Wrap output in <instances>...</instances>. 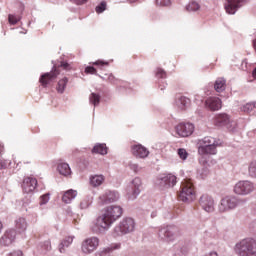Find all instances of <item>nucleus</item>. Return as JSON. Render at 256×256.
<instances>
[{
	"label": "nucleus",
	"mask_w": 256,
	"mask_h": 256,
	"mask_svg": "<svg viewBox=\"0 0 256 256\" xmlns=\"http://www.w3.org/2000/svg\"><path fill=\"white\" fill-rule=\"evenodd\" d=\"M129 167L132 171H134L135 173H137L139 171V165L138 164H135L133 162H130L129 163Z\"/></svg>",
	"instance_id": "nucleus-50"
},
{
	"label": "nucleus",
	"mask_w": 256,
	"mask_h": 256,
	"mask_svg": "<svg viewBox=\"0 0 256 256\" xmlns=\"http://www.w3.org/2000/svg\"><path fill=\"white\" fill-rule=\"evenodd\" d=\"M158 7H171V0H156Z\"/></svg>",
	"instance_id": "nucleus-42"
},
{
	"label": "nucleus",
	"mask_w": 256,
	"mask_h": 256,
	"mask_svg": "<svg viewBox=\"0 0 256 256\" xmlns=\"http://www.w3.org/2000/svg\"><path fill=\"white\" fill-rule=\"evenodd\" d=\"M117 249H121V243H114L110 246L103 248V250L97 254V256H111L113 251H117Z\"/></svg>",
	"instance_id": "nucleus-23"
},
{
	"label": "nucleus",
	"mask_w": 256,
	"mask_h": 256,
	"mask_svg": "<svg viewBox=\"0 0 256 256\" xmlns=\"http://www.w3.org/2000/svg\"><path fill=\"white\" fill-rule=\"evenodd\" d=\"M3 231V222L0 221V233Z\"/></svg>",
	"instance_id": "nucleus-57"
},
{
	"label": "nucleus",
	"mask_w": 256,
	"mask_h": 256,
	"mask_svg": "<svg viewBox=\"0 0 256 256\" xmlns=\"http://www.w3.org/2000/svg\"><path fill=\"white\" fill-rule=\"evenodd\" d=\"M214 123L217 127H226L231 133L237 131V123L231 121L229 115L222 113L215 116Z\"/></svg>",
	"instance_id": "nucleus-9"
},
{
	"label": "nucleus",
	"mask_w": 256,
	"mask_h": 256,
	"mask_svg": "<svg viewBox=\"0 0 256 256\" xmlns=\"http://www.w3.org/2000/svg\"><path fill=\"white\" fill-rule=\"evenodd\" d=\"M132 155L139 159H145L146 157H149V150L141 144H136L132 146Z\"/></svg>",
	"instance_id": "nucleus-18"
},
{
	"label": "nucleus",
	"mask_w": 256,
	"mask_h": 256,
	"mask_svg": "<svg viewBox=\"0 0 256 256\" xmlns=\"http://www.w3.org/2000/svg\"><path fill=\"white\" fill-rule=\"evenodd\" d=\"M38 249L42 254L49 253V251H51V240L40 243Z\"/></svg>",
	"instance_id": "nucleus-34"
},
{
	"label": "nucleus",
	"mask_w": 256,
	"mask_h": 256,
	"mask_svg": "<svg viewBox=\"0 0 256 256\" xmlns=\"http://www.w3.org/2000/svg\"><path fill=\"white\" fill-rule=\"evenodd\" d=\"M22 189L24 193H33L34 189H37V179L33 177H27L23 180Z\"/></svg>",
	"instance_id": "nucleus-19"
},
{
	"label": "nucleus",
	"mask_w": 256,
	"mask_h": 256,
	"mask_svg": "<svg viewBox=\"0 0 256 256\" xmlns=\"http://www.w3.org/2000/svg\"><path fill=\"white\" fill-rule=\"evenodd\" d=\"M21 18H17V16L10 14L8 15V21L10 25H17V23H19V20Z\"/></svg>",
	"instance_id": "nucleus-45"
},
{
	"label": "nucleus",
	"mask_w": 256,
	"mask_h": 256,
	"mask_svg": "<svg viewBox=\"0 0 256 256\" xmlns=\"http://www.w3.org/2000/svg\"><path fill=\"white\" fill-rule=\"evenodd\" d=\"M85 73L90 74V75H97L99 77V75L97 74V69H95V67H93V66H87L85 68Z\"/></svg>",
	"instance_id": "nucleus-47"
},
{
	"label": "nucleus",
	"mask_w": 256,
	"mask_h": 256,
	"mask_svg": "<svg viewBox=\"0 0 256 256\" xmlns=\"http://www.w3.org/2000/svg\"><path fill=\"white\" fill-rule=\"evenodd\" d=\"M188 252H189V250L187 249V247L183 246L176 250L174 256H187Z\"/></svg>",
	"instance_id": "nucleus-41"
},
{
	"label": "nucleus",
	"mask_w": 256,
	"mask_h": 256,
	"mask_svg": "<svg viewBox=\"0 0 256 256\" xmlns=\"http://www.w3.org/2000/svg\"><path fill=\"white\" fill-rule=\"evenodd\" d=\"M214 89L216 93H223L227 89V80L225 78H217L214 83Z\"/></svg>",
	"instance_id": "nucleus-24"
},
{
	"label": "nucleus",
	"mask_w": 256,
	"mask_h": 256,
	"mask_svg": "<svg viewBox=\"0 0 256 256\" xmlns=\"http://www.w3.org/2000/svg\"><path fill=\"white\" fill-rule=\"evenodd\" d=\"M199 205L206 213L215 211V200L209 194H203L199 198Z\"/></svg>",
	"instance_id": "nucleus-13"
},
{
	"label": "nucleus",
	"mask_w": 256,
	"mask_h": 256,
	"mask_svg": "<svg viewBox=\"0 0 256 256\" xmlns=\"http://www.w3.org/2000/svg\"><path fill=\"white\" fill-rule=\"evenodd\" d=\"M156 77L158 79H166L167 78V72H165V70L158 68L156 70Z\"/></svg>",
	"instance_id": "nucleus-43"
},
{
	"label": "nucleus",
	"mask_w": 256,
	"mask_h": 256,
	"mask_svg": "<svg viewBox=\"0 0 256 256\" xmlns=\"http://www.w3.org/2000/svg\"><path fill=\"white\" fill-rule=\"evenodd\" d=\"M159 239L161 241H166V243H171V241H175L177 236H179V228L177 226H164L159 229L158 232Z\"/></svg>",
	"instance_id": "nucleus-8"
},
{
	"label": "nucleus",
	"mask_w": 256,
	"mask_h": 256,
	"mask_svg": "<svg viewBox=\"0 0 256 256\" xmlns=\"http://www.w3.org/2000/svg\"><path fill=\"white\" fill-rule=\"evenodd\" d=\"M155 186L160 189V191H167L177 185V176L173 174H161L155 180Z\"/></svg>",
	"instance_id": "nucleus-6"
},
{
	"label": "nucleus",
	"mask_w": 256,
	"mask_h": 256,
	"mask_svg": "<svg viewBox=\"0 0 256 256\" xmlns=\"http://www.w3.org/2000/svg\"><path fill=\"white\" fill-rule=\"evenodd\" d=\"M253 213H254V215H256V205H255V207L253 208Z\"/></svg>",
	"instance_id": "nucleus-58"
},
{
	"label": "nucleus",
	"mask_w": 256,
	"mask_h": 256,
	"mask_svg": "<svg viewBox=\"0 0 256 256\" xmlns=\"http://www.w3.org/2000/svg\"><path fill=\"white\" fill-rule=\"evenodd\" d=\"M57 170L60 175H63L64 177H69V175H71V167H69V164L67 163L58 164Z\"/></svg>",
	"instance_id": "nucleus-29"
},
{
	"label": "nucleus",
	"mask_w": 256,
	"mask_h": 256,
	"mask_svg": "<svg viewBox=\"0 0 256 256\" xmlns=\"http://www.w3.org/2000/svg\"><path fill=\"white\" fill-rule=\"evenodd\" d=\"M93 65H101V67H103V65H109V62L103 61V60H98V61L93 62Z\"/></svg>",
	"instance_id": "nucleus-51"
},
{
	"label": "nucleus",
	"mask_w": 256,
	"mask_h": 256,
	"mask_svg": "<svg viewBox=\"0 0 256 256\" xmlns=\"http://www.w3.org/2000/svg\"><path fill=\"white\" fill-rule=\"evenodd\" d=\"M141 193V178H134L126 188V195L129 201H135Z\"/></svg>",
	"instance_id": "nucleus-11"
},
{
	"label": "nucleus",
	"mask_w": 256,
	"mask_h": 256,
	"mask_svg": "<svg viewBox=\"0 0 256 256\" xmlns=\"http://www.w3.org/2000/svg\"><path fill=\"white\" fill-rule=\"evenodd\" d=\"M75 197H77V191L70 189L64 193L62 196V201L63 203L69 204L71 201H73V199H75Z\"/></svg>",
	"instance_id": "nucleus-28"
},
{
	"label": "nucleus",
	"mask_w": 256,
	"mask_h": 256,
	"mask_svg": "<svg viewBox=\"0 0 256 256\" xmlns=\"http://www.w3.org/2000/svg\"><path fill=\"white\" fill-rule=\"evenodd\" d=\"M93 204V196L88 195L80 202V209H89Z\"/></svg>",
	"instance_id": "nucleus-32"
},
{
	"label": "nucleus",
	"mask_w": 256,
	"mask_h": 256,
	"mask_svg": "<svg viewBox=\"0 0 256 256\" xmlns=\"http://www.w3.org/2000/svg\"><path fill=\"white\" fill-rule=\"evenodd\" d=\"M234 252L237 256H256V240L245 238L234 246Z\"/></svg>",
	"instance_id": "nucleus-3"
},
{
	"label": "nucleus",
	"mask_w": 256,
	"mask_h": 256,
	"mask_svg": "<svg viewBox=\"0 0 256 256\" xmlns=\"http://www.w3.org/2000/svg\"><path fill=\"white\" fill-rule=\"evenodd\" d=\"M127 3L133 4V3H137V0H126Z\"/></svg>",
	"instance_id": "nucleus-55"
},
{
	"label": "nucleus",
	"mask_w": 256,
	"mask_h": 256,
	"mask_svg": "<svg viewBox=\"0 0 256 256\" xmlns=\"http://www.w3.org/2000/svg\"><path fill=\"white\" fill-rule=\"evenodd\" d=\"M104 181L105 176H103V174L90 176V185L92 187H100V185H103Z\"/></svg>",
	"instance_id": "nucleus-26"
},
{
	"label": "nucleus",
	"mask_w": 256,
	"mask_h": 256,
	"mask_svg": "<svg viewBox=\"0 0 256 256\" xmlns=\"http://www.w3.org/2000/svg\"><path fill=\"white\" fill-rule=\"evenodd\" d=\"M179 200L184 203H191L195 200V190L193 189V183L189 180L182 182L181 191L178 195Z\"/></svg>",
	"instance_id": "nucleus-7"
},
{
	"label": "nucleus",
	"mask_w": 256,
	"mask_h": 256,
	"mask_svg": "<svg viewBox=\"0 0 256 256\" xmlns=\"http://www.w3.org/2000/svg\"><path fill=\"white\" fill-rule=\"evenodd\" d=\"M92 153H96L98 155H107V145L96 144L92 149Z\"/></svg>",
	"instance_id": "nucleus-30"
},
{
	"label": "nucleus",
	"mask_w": 256,
	"mask_h": 256,
	"mask_svg": "<svg viewBox=\"0 0 256 256\" xmlns=\"http://www.w3.org/2000/svg\"><path fill=\"white\" fill-rule=\"evenodd\" d=\"M247 3V0H226L224 9L228 15H235L237 10L241 9Z\"/></svg>",
	"instance_id": "nucleus-14"
},
{
	"label": "nucleus",
	"mask_w": 256,
	"mask_h": 256,
	"mask_svg": "<svg viewBox=\"0 0 256 256\" xmlns=\"http://www.w3.org/2000/svg\"><path fill=\"white\" fill-rule=\"evenodd\" d=\"M240 109H241V111H243V113H251V111H253V109H256V102L246 103Z\"/></svg>",
	"instance_id": "nucleus-37"
},
{
	"label": "nucleus",
	"mask_w": 256,
	"mask_h": 256,
	"mask_svg": "<svg viewBox=\"0 0 256 256\" xmlns=\"http://www.w3.org/2000/svg\"><path fill=\"white\" fill-rule=\"evenodd\" d=\"M205 103L206 107L210 109V111H219V109L223 107V102L219 99V97H209Z\"/></svg>",
	"instance_id": "nucleus-21"
},
{
	"label": "nucleus",
	"mask_w": 256,
	"mask_h": 256,
	"mask_svg": "<svg viewBox=\"0 0 256 256\" xmlns=\"http://www.w3.org/2000/svg\"><path fill=\"white\" fill-rule=\"evenodd\" d=\"M49 199H50V194L49 193L42 195L40 197V205L41 206L47 205V203H49Z\"/></svg>",
	"instance_id": "nucleus-46"
},
{
	"label": "nucleus",
	"mask_w": 256,
	"mask_h": 256,
	"mask_svg": "<svg viewBox=\"0 0 256 256\" xmlns=\"http://www.w3.org/2000/svg\"><path fill=\"white\" fill-rule=\"evenodd\" d=\"M89 103L90 105H93L94 107H97L99 103H101V95L92 92L89 96Z\"/></svg>",
	"instance_id": "nucleus-31"
},
{
	"label": "nucleus",
	"mask_w": 256,
	"mask_h": 256,
	"mask_svg": "<svg viewBox=\"0 0 256 256\" xmlns=\"http://www.w3.org/2000/svg\"><path fill=\"white\" fill-rule=\"evenodd\" d=\"M72 5H85L89 0H69Z\"/></svg>",
	"instance_id": "nucleus-48"
},
{
	"label": "nucleus",
	"mask_w": 256,
	"mask_h": 256,
	"mask_svg": "<svg viewBox=\"0 0 256 256\" xmlns=\"http://www.w3.org/2000/svg\"><path fill=\"white\" fill-rule=\"evenodd\" d=\"M119 192L115 190H107L103 195L99 197L102 205H107V203H115V201H119Z\"/></svg>",
	"instance_id": "nucleus-16"
},
{
	"label": "nucleus",
	"mask_w": 256,
	"mask_h": 256,
	"mask_svg": "<svg viewBox=\"0 0 256 256\" xmlns=\"http://www.w3.org/2000/svg\"><path fill=\"white\" fill-rule=\"evenodd\" d=\"M195 126L192 123H180L175 127V132L179 137H189L193 135Z\"/></svg>",
	"instance_id": "nucleus-15"
},
{
	"label": "nucleus",
	"mask_w": 256,
	"mask_h": 256,
	"mask_svg": "<svg viewBox=\"0 0 256 256\" xmlns=\"http://www.w3.org/2000/svg\"><path fill=\"white\" fill-rule=\"evenodd\" d=\"M58 67H62V69H64L65 71H69V69H71V65H69V63L67 62H60Z\"/></svg>",
	"instance_id": "nucleus-49"
},
{
	"label": "nucleus",
	"mask_w": 256,
	"mask_h": 256,
	"mask_svg": "<svg viewBox=\"0 0 256 256\" xmlns=\"http://www.w3.org/2000/svg\"><path fill=\"white\" fill-rule=\"evenodd\" d=\"M175 105L178 109L184 110L191 105V100L185 96L178 95L175 100Z\"/></svg>",
	"instance_id": "nucleus-22"
},
{
	"label": "nucleus",
	"mask_w": 256,
	"mask_h": 256,
	"mask_svg": "<svg viewBox=\"0 0 256 256\" xmlns=\"http://www.w3.org/2000/svg\"><path fill=\"white\" fill-rule=\"evenodd\" d=\"M177 153L182 161H187V157H189V153L185 148H179Z\"/></svg>",
	"instance_id": "nucleus-39"
},
{
	"label": "nucleus",
	"mask_w": 256,
	"mask_h": 256,
	"mask_svg": "<svg viewBox=\"0 0 256 256\" xmlns=\"http://www.w3.org/2000/svg\"><path fill=\"white\" fill-rule=\"evenodd\" d=\"M72 243H73V236H68L65 239H63L58 246L59 252L65 253L67 251V248L70 247Z\"/></svg>",
	"instance_id": "nucleus-25"
},
{
	"label": "nucleus",
	"mask_w": 256,
	"mask_h": 256,
	"mask_svg": "<svg viewBox=\"0 0 256 256\" xmlns=\"http://www.w3.org/2000/svg\"><path fill=\"white\" fill-rule=\"evenodd\" d=\"M133 231H135V220L131 217H126L120 221L119 225L114 227V236L123 237V235H128Z\"/></svg>",
	"instance_id": "nucleus-5"
},
{
	"label": "nucleus",
	"mask_w": 256,
	"mask_h": 256,
	"mask_svg": "<svg viewBox=\"0 0 256 256\" xmlns=\"http://www.w3.org/2000/svg\"><path fill=\"white\" fill-rule=\"evenodd\" d=\"M15 227L18 233H23L27 231V220L25 218L20 217L15 220Z\"/></svg>",
	"instance_id": "nucleus-27"
},
{
	"label": "nucleus",
	"mask_w": 256,
	"mask_h": 256,
	"mask_svg": "<svg viewBox=\"0 0 256 256\" xmlns=\"http://www.w3.org/2000/svg\"><path fill=\"white\" fill-rule=\"evenodd\" d=\"M165 87H167V83L166 82H162V84H159V89L161 91H164L165 90Z\"/></svg>",
	"instance_id": "nucleus-53"
},
{
	"label": "nucleus",
	"mask_w": 256,
	"mask_h": 256,
	"mask_svg": "<svg viewBox=\"0 0 256 256\" xmlns=\"http://www.w3.org/2000/svg\"><path fill=\"white\" fill-rule=\"evenodd\" d=\"M3 153V144L0 143V155Z\"/></svg>",
	"instance_id": "nucleus-56"
},
{
	"label": "nucleus",
	"mask_w": 256,
	"mask_h": 256,
	"mask_svg": "<svg viewBox=\"0 0 256 256\" xmlns=\"http://www.w3.org/2000/svg\"><path fill=\"white\" fill-rule=\"evenodd\" d=\"M53 69L54 70H52L51 72H47L40 77V83L41 85H43V87H47V85H49V83H51L53 79H57V76L59 75V70H57L56 65H54Z\"/></svg>",
	"instance_id": "nucleus-17"
},
{
	"label": "nucleus",
	"mask_w": 256,
	"mask_h": 256,
	"mask_svg": "<svg viewBox=\"0 0 256 256\" xmlns=\"http://www.w3.org/2000/svg\"><path fill=\"white\" fill-rule=\"evenodd\" d=\"M107 9V2L102 1L98 6H96V13H103Z\"/></svg>",
	"instance_id": "nucleus-44"
},
{
	"label": "nucleus",
	"mask_w": 256,
	"mask_h": 256,
	"mask_svg": "<svg viewBox=\"0 0 256 256\" xmlns=\"http://www.w3.org/2000/svg\"><path fill=\"white\" fill-rule=\"evenodd\" d=\"M15 237H17V232L15 230H7L1 237L0 243L1 245H4V247H9V245L15 241Z\"/></svg>",
	"instance_id": "nucleus-20"
},
{
	"label": "nucleus",
	"mask_w": 256,
	"mask_h": 256,
	"mask_svg": "<svg viewBox=\"0 0 256 256\" xmlns=\"http://www.w3.org/2000/svg\"><path fill=\"white\" fill-rule=\"evenodd\" d=\"M247 203V198H239L237 196H226L221 199L218 209L220 213H227L237 209L240 205H245Z\"/></svg>",
	"instance_id": "nucleus-4"
},
{
	"label": "nucleus",
	"mask_w": 256,
	"mask_h": 256,
	"mask_svg": "<svg viewBox=\"0 0 256 256\" xmlns=\"http://www.w3.org/2000/svg\"><path fill=\"white\" fill-rule=\"evenodd\" d=\"M100 79L103 81H108V83H111V85H119L121 83V80L116 78L113 74H109L107 77L99 75Z\"/></svg>",
	"instance_id": "nucleus-33"
},
{
	"label": "nucleus",
	"mask_w": 256,
	"mask_h": 256,
	"mask_svg": "<svg viewBox=\"0 0 256 256\" xmlns=\"http://www.w3.org/2000/svg\"><path fill=\"white\" fill-rule=\"evenodd\" d=\"M122 215L123 208L121 206H108L104 213L96 219V223L91 226V231L96 235H101V233L109 231L111 225Z\"/></svg>",
	"instance_id": "nucleus-1"
},
{
	"label": "nucleus",
	"mask_w": 256,
	"mask_h": 256,
	"mask_svg": "<svg viewBox=\"0 0 256 256\" xmlns=\"http://www.w3.org/2000/svg\"><path fill=\"white\" fill-rule=\"evenodd\" d=\"M198 155L202 157L205 155H217V148L221 145V140L206 136L204 138L198 139Z\"/></svg>",
	"instance_id": "nucleus-2"
},
{
	"label": "nucleus",
	"mask_w": 256,
	"mask_h": 256,
	"mask_svg": "<svg viewBox=\"0 0 256 256\" xmlns=\"http://www.w3.org/2000/svg\"><path fill=\"white\" fill-rule=\"evenodd\" d=\"M0 169H7V163L0 161Z\"/></svg>",
	"instance_id": "nucleus-54"
},
{
	"label": "nucleus",
	"mask_w": 256,
	"mask_h": 256,
	"mask_svg": "<svg viewBox=\"0 0 256 256\" xmlns=\"http://www.w3.org/2000/svg\"><path fill=\"white\" fill-rule=\"evenodd\" d=\"M235 195H251L255 191V184L249 180H240L234 185Z\"/></svg>",
	"instance_id": "nucleus-10"
},
{
	"label": "nucleus",
	"mask_w": 256,
	"mask_h": 256,
	"mask_svg": "<svg viewBox=\"0 0 256 256\" xmlns=\"http://www.w3.org/2000/svg\"><path fill=\"white\" fill-rule=\"evenodd\" d=\"M208 175H209V168L205 166L199 169L197 172V177H199L200 179H205Z\"/></svg>",
	"instance_id": "nucleus-38"
},
{
	"label": "nucleus",
	"mask_w": 256,
	"mask_h": 256,
	"mask_svg": "<svg viewBox=\"0 0 256 256\" xmlns=\"http://www.w3.org/2000/svg\"><path fill=\"white\" fill-rule=\"evenodd\" d=\"M199 9H201V5H199L197 1H190L188 5H186V11L189 12L199 11Z\"/></svg>",
	"instance_id": "nucleus-36"
},
{
	"label": "nucleus",
	"mask_w": 256,
	"mask_h": 256,
	"mask_svg": "<svg viewBox=\"0 0 256 256\" xmlns=\"http://www.w3.org/2000/svg\"><path fill=\"white\" fill-rule=\"evenodd\" d=\"M9 256H23V252L21 250H17V251L11 252Z\"/></svg>",
	"instance_id": "nucleus-52"
},
{
	"label": "nucleus",
	"mask_w": 256,
	"mask_h": 256,
	"mask_svg": "<svg viewBox=\"0 0 256 256\" xmlns=\"http://www.w3.org/2000/svg\"><path fill=\"white\" fill-rule=\"evenodd\" d=\"M100 240L96 236H92L89 238H86L84 241H82L81 244V251L85 255H91V253H94V251H97L99 247Z\"/></svg>",
	"instance_id": "nucleus-12"
},
{
	"label": "nucleus",
	"mask_w": 256,
	"mask_h": 256,
	"mask_svg": "<svg viewBox=\"0 0 256 256\" xmlns=\"http://www.w3.org/2000/svg\"><path fill=\"white\" fill-rule=\"evenodd\" d=\"M248 172H249L250 177H255L256 178V160L252 161L250 163L249 168H248Z\"/></svg>",
	"instance_id": "nucleus-40"
},
{
	"label": "nucleus",
	"mask_w": 256,
	"mask_h": 256,
	"mask_svg": "<svg viewBox=\"0 0 256 256\" xmlns=\"http://www.w3.org/2000/svg\"><path fill=\"white\" fill-rule=\"evenodd\" d=\"M67 83H69V79L67 77H64L63 79L59 80L57 85V91L58 93H65V88L67 87Z\"/></svg>",
	"instance_id": "nucleus-35"
}]
</instances>
